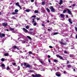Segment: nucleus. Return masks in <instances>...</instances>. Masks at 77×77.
<instances>
[{"label":"nucleus","instance_id":"obj_1","mask_svg":"<svg viewBox=\"0 0 77 77\" xmlns=\"http://www.w3.org/2000/svg\"><path fill=\"white\" fill-rule=\"evenodd\" d=\"M49 9L51 10V12H55V9L53 8V6H51Z\"/></svg>","mask_w":77,"mask_h":77},{"label":"nucleus","instance_id":"obj_2","mask_svg":"<svg viewBox=\"0 0 77 77\" xmlns=\"http://www.w3.org/2000/svg\"><path fill=\"white\" fill-rule=\"evenodd\" d=\"M60 43V44H61V45H66V44H67V43H66V42H64V43L63 42H61L60 41L59 42Z\"/></svg>","mask_w":77,"mask_h":77},{"label":"nucleus","instance_id":"obj_3","mask_svg":"<svg viewBox=\"0 0 77 77\" xmlns=\"http://www.w3.org/2000/svg\"><path fill=\"white\" fill-rule=\"evenodd\" d=\"M3 26L4 27H6L8 26V23H4L2 24Z\"/></svg>","mask_w":77,"mask_h":77},{"label":"nucleus","instance_id":"obj_4","mask_svg":"<svg viewBox=\"0 0 77 77\" xmlns=\"http://www.w3.org/2000/svg\"><path fill=\"white\" fill-rule=\"evenodd\" d=\"M56 56L58 57H59V58H60V59H61V60H63V58L62 56H60V55H57Z\"/></svg>","mask_w":77,"mask_h":77},{"label":"nucleus","instance_id":"obj_5","mask_svg":"<svg viewBox=\"0 0 77 77\" xmlns=\"http://www.w3.org/2000/svg\"><path fill=\"white\" fill-rule=\"evenodd\" d=\"M67 11L69 14H70V15H72L71 11H70L69 9H67Z\"/></svg>","mask_w":77,"mask_h":77},{"label":"nucleus","instance_id":"obj_6","mask_svg":"<svg viewBox=\"0 0 77 77\" xmlns=\"http://www.w3.org/2000/svg\"><path fill=\"white\" fill-rule=\"evenodd\" d=\"M5 35L4 33H3L2 34H1L0 33V37L1 38H2V37H5Z\"/></svg>","mask_w":77,"mask_h":77},{"label":"nucleus","instance_id":"obj_7","mask_svg":"<svg viewBox=\"0 0 77 77\" xmlns=\"http://www.w3.org/2000/svg\"><path fill=\"white\" fill-rule=\"evenodd\" d=\"M23 30L24 31L25 33H27V32H28V30L24 28H23Z\"/></svg>","mask_w":77,"mask_h":77},{"label":"nucleus","instance_id":"obj_8","mask_svg":"<svg viewBox=\"0 0 77 77\" xmlns=\"http://www.w3.org/2000/svg\"><path fill=\"white\" fill-rule=\"evenodd\" d=\"M13 49H14V48H17V50H19V48H18V47H17V46H14L13 47Z\"/></svg>","mask_w":77,"mask_h":77},{"label":"nucleus","instance_id":"obj_9","mask_svg":"<svg viewBox=\"0 0 77 77\" xmlns=\"http://www.w3.org/2000/svg\"><path fill=\"white\" fill-rule=\"evenodd\" d=\"M31 67V65H30L29 64H27L26 67H25L26 68H30Z\"/></svg>","mask_w":77,"mask_h":77},{"label":"nucleus","instance_id":"obj_10","mask_svg":"<svg viewBox=\"0 0 77 77\" xmlns=\"http://www.w3.org/2000/svg\"><path fill=\"white\" fill-rule=\"evenodd\" d=\"M36 77H41V75L40 74H36Z\"/></svg>","mask_w":77,"mask_h":77},{"label":"nucleus","instance_id":"obj_11","mask_svg":"<svg viewBox=\"0 0 77 77\" xmlns=\"http://www.w3.org/2000/svg\"><path fill=\"white\" fill-rule=\"evenodd\" d=\"M54 62H55L56 63H57V62H58V60L56 59H54Z\"/></svg>","mask_w":77,"mask_h":77},{"label":"nucleus","instance_id":"obj_12","mask_svg":"<svg viewBox=\"0 0 77 77\" xmlns=\"http://www.w3.org/2000/svg\"><path fill=\"white\" fill-rule=\"evenodd\" d=\"M66 11H67V9L65 10H64L63 12V14H65V13L66 12Z\"/></svg>","mask_w":77,"mask_h":77},{"label":"nucleus","instance_id":"obj_13","mask_svg":"<svg viewBox=\"0 0 77 77\" xmlns=\"http://www.w3.org/2000/svg\"><path fill=\"white\" fill-rule=\"evenodd\" d=\"M69 56L70 57H74V55L73 54H70L69 55Z\"/></svg>","mask_w":77,"mask_h":77},{"label":"nucleus","instance_id":"obj_14","mask_svg":"<svg viewBox=\"0 0 77 77\" xmlns=\"http://www.w3.org/2000/svg\"><path fill=\"white\" fill-rule=\"evenodd\" d=\"M56 75L58 77H60V75L58 73H56Z\"/></svg>","mask_w":77,"mask_h":77},{"label":"nucleus","instance_id":"obj_15","mask_svg":"<svg viewBox=\"0 0 77 77\" xmlns=\"http://www.w3.org/2000/svg\"><path fill=\"white\" fill-rule=\"evenodd\" d=\"M46 10L48 12L50 13V9L48 8H46Z\"/></svg>","mask_w":77,"mask_h":77},{"label":"nucleus","instance_id":"obj_16","mask_svg":"<svg viewBox=\"0 0 77 77\" xmlns=\"http://www.w3.org/2000/svg\"><path fill=\"white\" fill-rule=\"evenodd\" d=\"M60 16L61 17H65V15L62 14H60Z\"/></svg>","mask_w":77,"mask_h":77},{"label":"nucleus","instance_id":"obj_17","mask_svg":"<svg viewBox=\"0 0 77 77\" xmlns=\"http://www.w3.org/2000/svg\"><path fill=\"white\" fill-rule=\"evenodd\" d=\"M27 37L28 38H29V39H30V40H32V38L30 37L29 36H27Z\"/></svg>","mask_w":77,"mask_h":77},{"label":"nucleus","instance_id":"obj_18","mask_svg":"<svg viewBox=\"0 0 77 77\" xmlns=\"http://www.w3.org/2000/svg\"><path fill=\"white\" fill-rule=\"evenodd\" d=\"M30 35H33V32H30Z\"/></svg>","mask_w":77,"mask_h":77},{"label":"nucleus","instance_id":"obj_19","mask_svg":"<svg viewBox=\"0 0 77 77\" xmlns=\"http://www.w3.org/2000/svg\"><path fill=\"white\" fill-rule=\"evenodd\" d=\"M23 65L24 66H27V63H25L23 64Z\"/></svg>","mask_w":77,"mask_h":77},{"label":"nucleus","instance_id":"obj_20","mask_svg":"<svg viewBox=\"0 0 77 77\" xmlns=\"http://www.w3.org/2000/svg\"><path fill=\"white\" fill-rule=\"evenodd\" d=\"M34 13H35V14H38V11L37 10H35L34 11Z\"/></svg>","mask_w":77,"mask_h":77},{"label":"nucleus","instance_id":"obj_21","mask_svg":"<svg viewBox=\"0 0 77 77\" xmlns=\"http://www.w3.org/2000/svg\"><path fill=\"white\" fill-rule=\"evenodd\" d=\"M58 34V32H56L54 33L53 34L54 35H57Z\"/></svg>","mask_w":77,"mask_h":77},{"label":"nucleus","instance_id":"obj_22","mask_svg":"<svg viewBox=\"0 0 77 77\" xmlns=\"http://www.w3.org/2000/svg\"><path fill=\"white\" fill-rule=\"evenodd\" d=\"M14 12H16V13L18 12V9H16L15 10Z\"/></svg>","mask_w":77,"mask_h":77},{"label":"nucleus","instance_id":"obj_23","mask_svg":"<svg viewBox=\"0 0 77 77\" xmlns=\"http://www.w3.org/2000/svg\"><path fill=\"white\" fill-rule=\"evenodd\" d=\"M45 5V2H43L42 3V5Z\"/></svg>","mask_w":77,"mask_h":77},{"label":"nucleus","instance_id":"obj_24","mask_svg":"<svg viewBox=\"0 0 77 77\" xmlns=\"http://www.w3.org/2000/svg\"><path fill=\"white\" fill-rule=\"evenodd\" d=\"M1 66H2V67H5V65L4 64H2L1 65Z\"/></svg>","mask_w":77,"mask_h":77},{"label":"nucleus","instance_id":"obj_25","mask_svg":"<svg viewBox=\"0 0 77 77\" xmlns=\"http://www.w3.org/2000/svg\"><path fill=\"white\" fill-rule=\"evenodd\" d=\"M26 12H30V10H29L28 9H26Z\"/></svg>","mask_w":77,"mask_h":77},{"label":"nucleus","instance_id":"obj_26","mask_svg":"<svg viewBox=\"0 0 77 77\" xmlns=\"http://www.w3.org/2000/svg\"><path fill=\"white\" fill-rule=\"evenodd\" d=\"M4 56H8V53H6L4 54Z\"/></svg>","mask_w":77,"mask_h":77},{"label":"nucleus","instance_id":"obj_27","mask_svg":"<svg viewBox=\"0 0 77 77\" xmlns=\"http://www.w3.org/2000/svg\"><path fill=\"white\" fill-rule=\"evenodd\" d=\"M32 23H33L35 22V19L32 18Z\"/></svg>","mask_w":77,"mask_h":77},{"label":"nucleus","instance_id":"obj_28","mask_svg":"<svg viewBox=\"0 0 77 77\" xmlns=\"http://www.w3.org/2000/svg\"><path fill=\"white\" fill-rule=\"evenodd\" d=\"M1 61H2V62H4V61H5V59L4 58H2L1 59Z\"/></svg>","mask_w":77,"mask_h":77},{"label":"nucleus","instance_id":"obj_29","mask_svg":"<svg viewBox=\"0 0 77 77\" xmlns=\"http://www.w3.org/2000/svg\"><path fill=\"white\" fill-rule=\"evenodd\" d=\"M32 76L33 77H36V74L35 75L34 74H32Z\"/></svg>","mask_w":77,"mask_h":77},{"label":"nucleus","instance_id":"obj_30","mask_svg":"<svg viewBox=\"0 0 77 77\" xmlns=\"http://www.w3.org/2000/svg\"><path fill=\"white\" fill-rule=\"evenodd\" d=\"M37 25V23H33V25L35 26H36Z\"/></svg>","mask_w":77,"mask_h":77},{"label":"nucleus","instance_id":"obj_31","mask_svg":"<svg viewBox=\"0 0 77 77\" xmlns=\"http://www.w3.org/2000/svg\"><path fill=\"white\" fill-rule=\"evenodd\" d=\"M26 28L27 29H28L29 28V26H26Z\"/></svg>","mask_w":77,"mask_h":77},{"label":"nucleus","instance_id":"obj_32","mask_svg":"<svg viewBox=\"0 0 77 77\" xmlns=\"http://www.w3.org/2000/svg\"><path fill=\"white\" fill-rule=\"evenodd\" d=\"M29 53L30 54H32V52L31 51H30L29 52Z\"/></svg>","mask_w":77,"mask_h":77},{"label":"nucleus","instance_id":"obj_33","mask_svg":"<svg viewBox=\"0 0 77 77\" xmlns=\"http://www.w3.org/2000/svg\"><path fill=\"white\" fill-rule=\"evenodd\" d=\"M10 30H13V31H14V29H13L12 28H11L10 29Z\"/></svg>","mask_w":77,"mask_h":77},{"label":"nucleus","instance_id":"obj_34","mask_svg":"<svg viewBox=\"0 0 77 77\" xmlns=\"http://www.w3.org/2000/svg\"><path fill=\"white\" fill-rule=\"evenodd\" d=\"M36 15H35L34 16H32V18H36Z\"/></svg>","mask_w":77,"mask_h":77},{"label":"nucleus","instance_id":"obj_35","mask_svg":"<svg viewBox=\"0 0 77 77\" xmlns=\"http://www.w3.org/2000/svg\"><path fill=\"white\" fill-rule=\"evenodd\" d=\"M12 14H13V15H15V14H16V13L13 12L12 13Z\"/></svg>","mask_w":77,"mask_h":77},{"label":"nucleus","instance_id":"obj_36","mask_svg":"<svg viewBox=\"0 0 77 77\" xmlns=\"http://www.w3.org/2000/svg\"><path fill=\"white\" fill-rule=\"evenodd\" d=\"M18 5H19V2H17L16 3V6Z\"/></svg>","mask_w":77,"mask_h":77},{"label":"nucleus","instance_id":"obj_37","mask_svg":"<svg viewBox=\"0 0 77 77\" xmlns=\"http://www.w3.org/2000/svg\"><path fill=\"white\" fill-rule=\"evenodd\" d=\"M60 3H63V1H62V0H60Z\"/></svg>","mask_w":77,"mask_h":77},{"label":"nucleus","instance_id":"obj_38","mask_svg":"<svg viewBox=\"0 0 77 77\" xmlns=\"http://www.w3.org/2000/svg\"><path fill=\"white\" fill-rule=\"evenodd\" d=\"M10 69V68H9V67H7L6 69L7 70H8V69Z\"/></svg>","mask_w":77,"mask_h":77},{"label":"nucleus","instance_id":"obj_39","mask_svg":"<svg viewBox=\"0 0 77 77\" xmlns=\"http://www.w3.org/2000/svg\"><path fill=\"white\" fill-rule=\"evenodd\" d=\"M48 62H49V63H51V61H50V59H49L48 60Z\"/></svg>","mask_w":77,"mask_h":77},{"label":"nucleus","instance_id":"obj_40","mask_svg":"<svg viewBox=\"0 0 77 77\" xmlns=\"http://www.w3.org/2000/svg\"><path fill=\"white\" fill-rule=\"evenodd\" d=\"M49 48H53V47L51 46H50Z\"/></svg>","mask_w":77,"mask_h":77},{"label":"nucleus","instance_id":"obj_41","mask_svg":"<svg viewBox=\"0 0 77 77\" xmlns=\"http://www.w3.org/2000/svg\"><path fill=\"white\" fill-rule=\"evenodd\" d=\"M18 70H20V66H18Z\"/></svg>","mask_w":77,"mask_h":77},{"label":"nucleus","instance_id":"obj_42","mask_svg":"<svg viewBox=\"0 0 77 77\" xmlns=\"http://www.w3.org/2000/svg\"><path fill=\"white\" fill-rule=\"evenodd\" d=\"M69 22H70V21H71V19H69Z\"/></svg>","mask_w":77,"mask_h":77},{"label":"nucleus","instance_id":"obj_43","mask_svg":"<svg viewBox=\"0 0 77 77\" xmlns=\"http://www.w3.org/2000/svg\"><path fill=\"white\" fill-rule=\"evenodd\" d=\"M64 52L66 54L67 53V51H64Z\"/></svg>","mask_w":77,"mask_h":77},{"label":"nucleus","instance_id":"obj_44","mask_svg":"<svg viewBox=\"0 0 77 77\" xmlns=\"http://www.w3.org/2000/svg\"><path fill=\"white\" fill-rule=\"evenodd\" d=\"M30 31H32V30H33V29H30Z\"/></svg>","mask_w":77,"mask_h":77},{"label":"nucleus","instance_id":"obj_45","mask_svg":"<svg viewBox=\"0 0 77 77\" xmlns=\"http://www.w3.org/2000/svg\"><path fill=\"white\" fill-rule=\"evenodd\" d=\"M21 66H23V65H24V64H23V63H21Z\"/></svg>","mask_w":77,"mask_h":77},{"label":"nucleus","instance_id":"obj_46","mask_svg":"<svg viewBox=\"0 0 77 77\" xmlns=\"http://www.w3.org/2000/svg\"><path fill=\"white\" fill-rule=\"evenodd\" d=\"M75 4H74L72 5L73 7H75Z\"/></svg>","mask_w":77,"mask_h":77},{"label":"nucleus","instance_id":"obj_47","mask_svg":"<svg viewBox=\"0 0 77 77\" xmlns=\"http://www.w3.org/2000/svg\"><path fill=\"white\" fill-rule=\"evenodd\" d=\"M48 58H50V56L49 55H48Z\"/></svg>","mask_w":77,"mask_h":77},{"label":"nucleus","instance_id":"obj_48","mask_svg":"<svg viewBox=\"0 0 77 77\" xmlns=\"http://www.w3.org/2000/svg\"><path fill=\"white\" fill-rule=\"evenodd\" d=\"M15 65H16V63H13V65H14V66H15Z\"/></svg>","mask_w":77,"mask_h":77},{"label":"nucleus","instance_id":"obj_49","mask_svg":"<svg viewBox=\"0 0 77 77\" xmlns=\"http://www.w3.org/2000/svg\"><path fill=\"white\" fill-rule=\"evenodd\" d=\"M31 2H34V0H31Z\"/></svg>","mask_w":77,"mask_h":77},{"label":"nucleus","instance_id":"obj_50","mask_svg":"<svg viewBox=\"0 0 77 77\" xmlns=\"http://www.w3.org/2000/svg\"><path fill=\"white\" fill-rule=\"evenodd\" d=\"M37 20H39V18L38 17H37Z\"/></svg>","mask_w":77,"mask_h":77},{"label":"nucleus","instance_id":"obj_51","mask_svg":"<svg viewBox=\"0 0 77 77\" xmlns=\"http://www.w3.org/2000/svg\"><path fill=\"white\" fill-rule=\"evenodd\" d=\"M42 26H43V27H44V26H44V24H42Z\"/></svg>","mask_w":77,"mask_h":77},{"label":"nucleus","instance_id":"obj_52","mask_svg":"<svg viewBox=\"0 0 77 77\" xmlns=\"http://www.w3.org/2000/svg\"><path fill=\"white\" fill-rule=\"evenodd\" d=\"M30 72H34V71H33V70H30Z\"/></svg>","mask_w":77,"mask_h":77},{"label":"nucleus","instance_id":"obj_53","mask_svg":"<svg viewBox=\"0 0 77 77\" xmlns=\"http://www.w3.org/2000/svg\"><path fill=\"white\" fill-rule=\"evenodd\" d=\"M69 23L70 24H72V22H71V21H70V22H69Z\"/></svg>","mask_w":77,"mask_h":77},{"label":"nucleus","instance_id":"obj_54","mask_svg":"<svg viewBox=\"0 0 77 77\" xmlns=\"http://www.w3.org/2000/svg\"><path fill=\"white\" fill-rule=\"evenodd\" d=\"M63 73H64L65 74H66V71H64Z\"/></svg>","mask_w":77,"mask_h":77},{"label":"nucleus","instance_id":"obj_55","mask_svg":"<svg viewBox=\"0 0 77 77\" xmlns=\"http://www.w3.org/2000/svg\"><path fill=\"white\" fill-rule=\"evenodd\" d=\"M48 31H51V29H48Z\"/></svg>","mask_w":77,"mask_h":77},{"label":"nucleus","instance_id":"obj_56","mask_svg":"<svg viewBox=\"0 0 77 77\" xmlns=\"http://www.w3.org/2000/svg\"><path fill=\"white\" fill-rule=\"evenodd\" d=\"M12 18H13V19H15V17H14V16H13V17H12Z\"/></svg>","mask_w":77,"mask_h":77},{"label":"nucleus","instance_id":"obj_57","mask_svg":"<svg viewBox=\"0 0 77 77\" xmlns=\"http://www.w3.org/2000/svg\"><path fill=\"white\" fill-rule=\"evenodd\" d=\"M67 64H68V63H69V61H67Z\"/></svg>","mask_w":77,"mask_h":77},{"label":"nucleus","instance_id":"obj_58","mask_svg":"<svg viewBox=\"0 0 77 77\" xmlns=\"http://www.w3.org/2000/svg\"><path fill=\"white\" fill-rule=\"evenodd\" d=\"M62 3H60H60H59V5H62Z\"/></svg>","mask_w":77,"mask_h":77},{"label":"nucleus","instance_id":"obj_59","mask_svg":"<svg viewBox=\"0 0 77 77\" xmlns=\"http://www.w3.org/2000/svg\"><path fill=\"white\" fill-rule=\"evenodd\" d=\"M66 17L67 18H68V15H66Z\"/></svg>","mask_w":77,"mask_h":77},{"label":"nucleus","instance_id":"obj_60","mask_svg":"<svg viewBox=\"0 0 77 77\" xmlns=\"http://www.w3.org/2000/svg\"><path fill=\"white\" fill-rule=\"evenodd\" d=\"M73 70L74 71H75V69H73Z\"/></svg>","mask_w":77,"mask_h":77},{"label":"nucleus","instance_id":"obj_61","mask_svg":"<svg viewBox=\"0 0 77 77\" xmlns=\"http://www.w3.org/2000/svg\"><path fill=\"white\" fill-rule=\"evenodd\" d=\"M20 8V9H21V6H20L19 7Z\"/></svg>","mask_w":77,"mask_h":77},{"label":"nucleus","instance_id":"obj_62","mask_svg":"<svg viewBox=\"0 0 77 77\" xmlns=\"http://www.w3.org/2000/svg\"><path fill=\"white\" fill-rule=\"evenodd\" d=\"M17 6H18V7H20V5H19V4H18V5H17Z\"/></svg>","mask_w":77,"mask_h":77},{"label":"nucleus","instance_id":"obj_63","mask_svg":"<svg viewBox=\"0 0 77 77\" xmlns=\"http://www.w3.org/2000/svg\"><path fill=\"white\" fill-rule=\"evenodd\" d=\"M49 22H50V21H49V20H48L47 21V23H49Z\"/></svg>","mask_w":77,"mask_h":77},{"label":"nucleus","instance_id":"obj_64","mask_svg":"<svg viewBox=\"0 0 77 77\" xmlns=\"http://www.w3.org/2000/svg\"><path fill=\"white\" fill-rule=\"evenodd\" d=\"M75 38H76V39H77V35H76Z\"/></svg>","mask_w":77,"mask_h":77}]
</instances>
